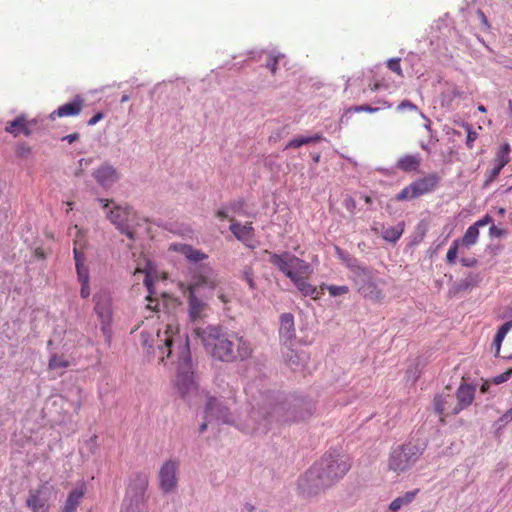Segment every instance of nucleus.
Masks as SVG:
<instances>
[{
  "mask_svg": "<svg viewBox=\"0 0 512 512\" xmlns=\"http://www.w3.org/2000/svg\"><path fill=\"white\" fill-rule=\"evenodd\" d=\"M140 341L147 360L158 356L159 363L165 364V359H171L177 364L176 386L178 392L187 401H190L198 388L193 379L192 360L187 335L180 334L173 324H167L163 331L156 334L147 331L140 333Z\"/></svg>",
  "mask_w": 512,
  "mask_h": 512,
  "instance_id": "1",
  "label": "nucleus"
},
{
  "mask_svg": "<svg viewBox=\"0 0 512 512\" xmlns=\"http://www.w3.org/2000/svg\"><path fill=\"white\" fill-rule=\"evenodd\" d=\"M169 250L180 253L191 263V280L187 291L188 317L196 327L206 316L209 294L218 286L217 273L209 263L204 262L208 255L191 245L172 243Z\"/></svg>",
  "mask_w": 512,
  "mask_h": 512,
  "instance_id": "2",
  "label": "nucleus"
},
{
  "mask_svg": "<svg viewBox=\"0 0 512 512\" xmlns=\"http://www.w3.org/2000/svg\"><path fill=\"white\" fill-rule=\"evenodd\" d=\"M259 423L268 421V430L273 422L293 423L308 419L315 411L314 402L307 397L285 396L279 392L260 394Z\"/></svg>",
  "mask_w": 512,
  "mask_h": 512,
  "instance_id": "3",
  "label": "nucleus"
},
{
  "mask_svg": "<svg viewBox=\"0 0 512 512\" xmlns=\"http://www.w3.org/2000/svg\"><path fill=\"white\" fill-rule=\"evenodd\" d=\"M204 348L213 358L222 362L244 361L252 356L251 343L235 332H225L219 326L193 327Z\"/></svg>",
  "mask_w": 512,
  "mask_h": 512,
  "instance_id": "4",
  "label": "nucleus"
},
{
  "mask_svg": "<svg viewBox=\"0 0 512 512\" xmlns=\"http://www.w3.org/2000/svg\"><path fill=\"white\" fill-rule=\"evenodd\" d=\"M235 404L234 397H209L205 406V419L209 422L235 425L240 430L252 434H264L268 431V421L259 423L261 405L258 400L252 405L251 412L245 420L235 418L231 412Z\"/></svg>",
  "mask_w": 512,
  "mask_h": 512,
  "instance_id": "5",
  "label": "nucleus"
},
{
  "mask_svg": "<svg viewBox=\"0 0 512 512\" xmlns=\"http://www.w3.org/2000/svg\"><path fill=\"white\" fill-rule=\"evenodd\" d=\"M347 268L350 272L349 277L358 293L373 301L382 297L374 270L363 265L356 258H347Z\"/></svg>",
  "mask_w": 512,
  "mask_h": 512,
  "instance_id": "6",
  "label": "nucleus"
},
{
  "mask_svg": "<svg viewBox=\"0 0 512 512\" xmlns=\"http://www.w3.org/2000/svg\"><path fill=\"white\" fill-rule=\"evenodd\" d=\"M426 449L423 441H409L394 447L388 458L390 470L400 474L411 469Z\"/></svg>",
  "mask_w": 512,
  "mask_h": 512,
  "instance_id": "7",
  "label": "nucleus"
},
{
  "mask_svg": "<svg viewBox=\"0 0 512 512\" xmlns=\"http://www.w3.org/2000/svg\"><path fill=\"white\" fill-rule=\"evenodd\" d=\"M148 486L149 477L145 472L133 473L129 477L121 512H142L147 501Z\"/></svg>",
  "mask_w": 512,
  "mask_h": 512,
  "instance_id": "8",
  "label": "nucleus"
},
{
  "mask_svg": "<svg viewBox=\"0 0 512 512\" xmlns=\"http://www.w3.org/2000/svg\"><path fill=\"white\" fill-rule=\"evenodd\" d=\"M336 482H338L337 478L333 477V474L329 473V470L321 466L313 465L299 479L298 488L301 494L306 497H311L318 495Z\"/></svg>",
  "mask_w": 512,
  "mask_h": 512,
  "instance_id": "9",
  "label": "nucleus"
},
{
  "mask_svg": "<svg viewBox=\"0 0 512 512\" xmlns=\"http://www.w3.org/2000/svg\"><path fill=\"white\" fill-rule=\"evenodd\" d=\"M440 176L437 173H430L422 178H418L409 185L405 186L396 196V201H406L419 198L432 193L440 183Z\"/></svg>",
  "mask_w": 512,
  "mask_h": 512,
  "instance_id": "10",
  "label": "nucleus"
},
{
  "mask_svg": "<svg viewBox=\"0 0 512 512\" xmlns=\"http://www.w3.org/2000/svg\"><path fill=\"white\" fill-rule=\"evenodd\" d=\"M270 263L276 266L290 280H293L299 273H302L308 265L306 262L288 252L283 254H272Z\"/></svg>",
  "mask_w": 512,
  "mask_h": 512,
  "instance_id": "11",
  "label": "nucleus"
},
{
  "mask_svg": "<svg viewBox=\"0 0 512 512\" xmlns=\"http://www.w3.org/2000/svg\"><path fill=\"white\" fill-rule=\"evenodd\" d=\"M314 465L329 470V473L333 474V477H336L338 481L346 475L351 467L348 457L336 451L326 454Z\"/></svg>",
  "mask_w": 512,
  "mask_h": 512,
  "instance_id": "12",
  "label": "nucleus"
},
{
  "mask_svg": "<svg viewBox=\"0 0 512 512\" xmlns=\"http://www.w3.org/2000/svg\"><path fill=\"white\" fill-rule=\"evenodd\" d=\"M103 205L107 219L112 224H125L135 219V212L127 205L116 204L113 200L99 199Z\"/></svg>",
  "mask_w": 512,
  "mask_h": 512,
  "instance_id": "13",
  "label": "nucleus"
},
{
  "mask_svg": "<svg viewBox=\"0 0 512 512\" xmlns=\"http://www.w3.org/2000/svg\"><path fill=\"white\" fill-rule=\"evenodd\" d=\"M95 313L101 322L103 334L110 337V322L112 318L111 299L107 292H99L94 295Z\"/></svg>",
  "mask_w": 512,
  "mask_h": 512,
  "instance_id": "14",
  "label": "nucleus"
},
{
  "mask_svg": "<svg viewBox=\"0 0 512 512\" xmlns=\"http://www.w3.org/2000/svg\"><path fill=\"white\" fill-rule=\"evenodd\" d=\"M178 463L174 460L165 461L158 474L159 488L164 494L174 492L178 485Z\"/></svg>",
  "mask_w": 512,
  "mask_h": 512,
  "instance_id": "15",
  "label": "nucleus"
},
{
  "mask_svg": "<svg viewBox=\"0 0 512 512\" xmlns=\"http://www.w3.org/2000/svg\"><path fill=\"white\" fill-rule=\"evenodd\" d=\"M50 488L47 483L43 484L39 489L30 490L29 496L26 500V505L32 511L48 510Z\"/></svg>",
  "mask_w": 512,
  "mask_h": 512,
  "instance_id": "16",
  "label": "nucleus"
},
{
  "mask_svg": "<svg viewBox=\"0 0 512 512\" xmlns=\"http://www.w3.org/2000/svg\"><path fill=\"white\" fill-rule=\"evenodd\" d=\"M296 336L294 325V315L292 313H283L280 316L279 337L280 341L286 345H292Z\"/></svg>",
  "mask_w": 512,
  "mask_h": 512,
  "instance_id": "17",
  "label": "nucleus"
},
{
  "mask_svg": "<svg viewBox=\"0 0 512 512\" xmlns=\"http://www.w3.org/2000/svg\"><path fill=\"white\" fill-rule=\"evenodd\" d=\"M86 490V484L83 481H78L75 487L69 492L60 512H75L84 498Z\"/></svg>",
  "mask_w": 512,
  "mask_h": 512,
  "instance_id": "18",
  "label": "nucleus"
},
{
  "mask_svg": "<svg viewBox=\"0 0 512 512\" xmlns=\"http://www.w3.org/2000/svg\"><path fill=\"white\" fill-rule=\"evenodd\" d=\"M93 177L100 186L109 188L118 181L119 174L113 166L105 163L94 170Z\"/></svg>",
  "mask_w": 512,
  "mask_h": 512,
  "instance_id": "19",
  "label": "nucleus"
},
{
  "mask_svg": "<svg viewBox=\"0 0 512 512\" xmlns=\"http://www.w3.org/2000/svg\"><path fill=\"white\" fill-rule=\"evenodd\" d=\"M84 107V100L80 96H76L73 101L59 106L50 114V119L55 120L56 117H73L80 114Z\"/></svg>",
  "mask_w": 512,
  "mask_h": 512,
  "instance_id": "20",
  "label": "nucleus"
},
{
  "mask_svg": "<svg viewBox=\"0 0 512 512\" xmlns=\"http://www.w3.org/2000/svg\"><path fill=\"white\" fill-rule=\"evenodd\" d=\"M475 396V388L469 384H461L457 390V406L453 409V414H458L461 410L472 404Z\"/></svg>",
  "mask_w": 512,
  "mask_h": 512,
  "instance_id": "21",
  "label": "nucleus"
},
{
  "mask_svg": "<svg viewBox=\"0 0 512 512\" xmlns=\"http://www.w3.org/2000/svg\"><path fill=\"white\" fill-rule=\"evenodd\" d=\"M422 159L416 154L401 156L396 162V168L405 173L417 172L421 166Z\"/></svg>",
  "mask_w": 512,
  "mask_h": 512,
  "instance_id": "22",
  "label": "nucleus"
},
{
  "mask_svg": "<svg viewBox=\"0 0 512 512\" xmlns=\"http://www.w3.org/2000/svg\"><path fill=\"white\" fill-rule=\"evenodd\" d=\"M5 131L12 134L14 137H17L20 134H24L25 136H29L31 134L29 122L26 120L24 115H20L13 121L8 122L5 127Z\"/></svg>",
  "mask_w": 512,
  "mask_h": 512,
  "instance_id": "23",
  "label": "nucleus"
},
{
  "mask_svg": "<svg viewBox=\"0 0 512 512\" xmlns=\"http://www.w3.org/2000/svg\"><path fill=\"white\" fill-rule=\"evenodd\" d=\"M233 235L248 247H254L253 226H229Z\"/></svg>",
  "mask_w": 512,
  "mask_h": 512,
  "instance_id": "24",
  "label": "nucleus"
},
{
  "mask_svg": "<svg viewBox=\"0 0 512 512\" xmlns=\"http://www.w3.org/2000/svg\"><path fill=\"white\" fill-rule=\"evenodd\" d=\"M419 489H415L412 491H407L403 495L395 498L390 504H389V512H398L401 508L409 505L412 503L418 494Z\"/></svg>",
  "mask_w": 512,
  "mask_h": 512,
  "instance_id": "25",
  "label": "nucleus"
},
{
  "mask_svg": "<svg viewBox=\"0 0 512 512\" xmlns=\"http://www.w3.org/2000/svg\"><path fill=\"white\" fill-rule=\"evenodd\" d=\"M376 233H381L384 240L395 243L403 234V226H380L374 227Z\"/></svg>",
  "mask_w": 512,
  "mask_h": 512,
  "instance_id": "26",
  "label": "nucleus"
},
{
  "mask_svg": "<svg viewBox=\"0 0 512 512\" xmlns=\"http://www.w3.org/2000/svg\"><path fill=\"white\" fill-rule=\"evenodd\" d=\"M511 329H512V320L505 322L498 329V331L494 337L493 343H492V347L495 349V356L499 355V352L501 349V344H502L505 336Z\"/></svg>",
  "mask_w": 512,
  "mask_h": 512,
  "instance_id": "27",
  "label": "nucleus"
},
{
  "mask_svg": "<svg viewBox=\"0 0 512 512\" xmlns=\"http://www.w3.org/2000/svg\"><path fill=\"white\" fill-rule=\"evenodd\" d=\"M482 277L479 273L470 272L465 278L457 283V291H464L479 285Z\"/></svg>",
  "mask_w": 512,
  "mask_h": 512,
  "instance_id": "28",
  "label": "nucleus"
},
{
  "mask_svg": "<svg viewBox=\"0 0 512 512\" xmlns=\"http://www.w3.org/2000/svg\"><path fill=\"white\" fill-rule=\"evenodd\" d=\"M323 139V136L320 135V134H315L314 136H302V137H297V138H294L292 140H290L285 149H295V148H299L303 145H307V144H311V143H317L319 141H321Z\"/></svg>",
  "mask_w": 512,
  "mask_h": 512,
  "instance_id": "29",
  "label": "nucleus"
},
{
  "mask_svg": "<svg viewBox=\"0 0 512 512\" xmlns=\"http://www.w3.org/2000/svg\"><path fill=\"white\" fill-rule=\"evenodd\" d=\"M511 148L509 143H503L497 150L494 162L500 167H505L510 161Z\"/></svg>",
  "mask_w": 512,
  "mask_h": 512,
  "instance_id": "30",
  "label": "nucleus"
},
{
  "mask_svg": "<svg viewBox=\"0 0 512 512\" xmlns=\"http://www.w3.org/2000/svg\"><path fill=\"white\" fill-rule=\"evenodd\" d=\"M291 281L304 296L313 297V295L316 293V288L308 283L305 278L301 277L299 274Z\"/></svg>",
  "mask_w": 512,
  "mask_h": 512,
  "instance_id": "31",
  "label": "nucleus"
},
{
  "mask_svg": "<svg viewBox=\"0 0 512 512\" xmlns=\"http://www.w3.org/2000/svg\"><path fill=\"white\" fill-rule=\"evenodd\" d=\"M479 235L478 226H469L461 239L462 245L469 247L476 243Z\"/></svg>",
  "mask_w": 512,
  "mask_h": 512,
  "instance_id": "32",
  "label": "nucleus"
},
{
  "mask_svg": "<svg viewBox=\"0 0 512 512\" xmlns=\"http://www.w3.org/2000/svg\"><path fill=\"white\" fill-rule=\"evenodd\" d=\"M69 363L68 361L63 358L62 356H58V355H53L50 360H49V368L51 370H55V369H58V368H66L68 367Z\"/></svg>",
  "mask_w": 512,
  "mask_h": 512,
  "instance_id": "33",
  "label": "nucleus"
},
{
  "mask_svg": "<svg viewBox=\"0 0 512 512\" xmlns=\"http://www.w3.org/2000/svg\"><path fill=\"white\" fill-rule=\"evenodd\" d=\"M502 169L503 167H500L499 165L495 164V166L490 171L487 172L483 186H489L499 176Z\"/></svg>",
  "mask_w": 512,
  "mask_h": 512,
  "instance_id": "34",
  "label": "nucleus"
},
{
  "mask_svg": "<svg viewBox=\"0 0 512 512\" xmlns=\"http://www.w3.org/2000/svg\"><path fill=\"white\" fill-rule=\"evenodd\" d=\"M445 403H446V397H444L443 395H440V394L436 395L433 399L434 411L437 414H443L444 408H445Z\"/></svg>",
  "mask_w": 512,
  "mask_h": 512,
  "instance_id": "35",
  "label": "nucleus"
},
{
  "mask_svg": "<svg viewBox=\"0 0 512 512\" xmlns=\"http://www.w3.org/2000/svg\"><path fill=\"white\" fill-rule=\"evenodd\" d=\"M327 290L331 296L336 297V296H340L343 294H347L349 292V287L346 285H342V286L329 285V286H327Z\"/></svg>",
  "mask_w": 512,
  "mask_h": 512,
  "instance_id": "36",
  "label": "nucleus"
},
{
  "mask_svg": "<svg viewBox=\"0 0 512 512\" xmlns=\"http://www.w3.org/2000/svg\"><path fill=\"white\" fill-rule=\"evenodd\" d=\"M15 154L19 158L26 159L32 154V150L27 144L21 143L17 145Z\"/></svg>",
  "mask_w": 512,
  "mask_h": 512,
  "instance_id": "37",
  "label": "nucleus"
},
{
  "mask_svg": "<svg viewBox=\"0 0 512 512\" xmlns=\"http://www.w3.org/2000/svg\"><path fill=\"white\" fill-rule=\"evenodd\" d=\"M242 277L247 282V284L251 290L256 289V283L254 281L253 272L250 267L244 268V270L242 271Z\"/></svg>",
  "mask_w": 512,
  "mask_h": 512,
  "instance_id": "38",
  "label": "nucleus"
},
{
  "mask_svg": "<svg viewBox=\"0 0 512 512\" xmlns=\"http://www.w3.org/2000/svg\"><path fill=\"white\" fill-rule=\"evenodd\" d=\"M387 67L396 73L398 76L403 77V71L400 65V58H392L388 60Z\"/></svg>",
  "mask_w": 512,
  "mask_h": 512,
  "instance_id": "39",
  "label": "nucleus"
},
{
  "mask_svg": "<svg viewBox=\"0 0 512 512\" xmlns=\"http://www.w3.org/2000/svg\"><path fill=\"white\" fill-rule=\"evenodd\" d=\"M465 130L467 131V139H466V145L468 148L473 147L474 141L477 139V133L472 130V126L468 123L463 125Z\"/></svg>",
  "mask_w": 512,
  "mask_h": 512,
  "instance_id": "40",
  "label": "nucleus"
},
{
  "mask_svg": "<svg viewBox=\"0 0 512 512\" xmlns=\"http://www.w3.org/2000/svg\"><path fill=\"white\" fill-rule=\"evenodd\" d=\"M146 275L147 276L145 277L144 284L146 285L149 294H152L153 293L152 292V280L150 279L149 274H146ZM148 300H149V303H148L147 307L150 308V309L158 311L159 310V303L157 302L155 304V306H152L151 303L153 302V300L151 298V295H149Z\"/></svg>",
  "mask_w": 512,
  "mask_h": 512,
  "instance_id": "41",
  "label": "nucleus"
},
{
  "mask_svg": "<svg viewBox=\"0 0 512 512\" xmlns=\"http://www.w3.org/2000/svg\"><path fill=\"white\" fill-rule=\"evenodd\" d=\"M76 270L80 283L89 282V272L84 264L76 266Z\"/></svg>",
  "mask_w": 512,
  "mask_h": 512,
  "instance_id": "42",
  "label": "nucleus"
},
{
  "mask_svg": "<svg viewBox=\"0 0 512 512\" xmlns=\"http://www.w3.org/2000/svg\"><path fill=\"white\" fill-rule=\"evenodd\" d=\"M512 421V407L506 411L496 422V425H498V429H501L506 424Z\"/></svg>",
  "mask_w": 512,
  "mask_h": 512,
  "instance_id": "43",
  "label": "nucleus"
},
{
  "mask_svg": "<svg viewBox=\"0 0 512 512\" xmlns=\"http://www.w3.org/2000/svg\"><path fill=\"white\" fill-rule=\"evenodd\" d=\"M457 246H458V241L456 240L453 242V244L448 249L447 254H446V259H447L448 263H454V261L456 260L457 249H458Z\"/></svg>",
  "mask_w": 512,
  "mask_h": 512,
  "instance_id": "44",
  "label": "nucleus"
},
{
  "mask_svg": "<svg viewBox=\"0 0 512 512\" xmlns=\"http://www.w3.org/2000/svg\"><path fill=\"white\" fill-rule=\"evenodd\" d=\"M234 209V206H231L229 208H223L217 211V216L220 221L228 220L230 222H233V217L230 216V212Z\"/></svg>",
  "mask_w": 512,
  "mask_h": 512,
  "instance_id": "45",
  "label": "nucleus"
},
{
  "mask_svg": "<svg viewBox=\"0 0 512 512\" xmlns=\"http://www.w3.org/2000/svg\"><path fill=\"white\" fill-rule=\"evenodd\" d=\"M511 376H512V368H509L507 371L495 376L493 378V382L496 385H499V384H502V383L508 381Z\"/></svg>",
  "mask_w": 512,
  "mask_h": 512,
  "instance_id": "46",
  "label": "nucleus"
},
{
  "mask_svg": "<svg viewBox=\"0 0 512 512\" xmlns=\"http://www.w3.org/2000/svg\"><path fill=\"white\" fill-rule=\"evenodd\" d=\"M379 110V107H372L370 105H360L355 106L353 108H350L348 111H354V112H368V113H374Z\"/></svg>",
  "mask_w": 512,
  "mask_h": 512,
  "instance_id": "47",
  "label": "nucleus"
},
{
  "mask_svg": "<svg viewBox=\"0 0 512 512\" xmlns=\"http://www.w3.org/2000/svg\"><path fill=\"white\" fill-rule=\"evenodd\" d=\"M286 361L293 369H295L299 365V356L293 350H290L287 354Z\"/></svg>",
  "mask_w": 512,
  "mask_h": 512,
  "instance_id": "48",
  "label": "nucleus"
},
{
  "mask_svg": "<svg viewBox=\"0 0 512 512\" xmlns=\"http://www.w3.org/2000/svg\"><path fill=\"white\" fill-rule=\"evenodd\" d=\"M388 87L389 85L384 81V79H376L373 83L369 84V88L371 91L387 89Z\"/></svg>",
  "mask_w": 512,
  "mask_h": 512,
  "instance_id": "49",
  "label": "nucleus"
},
{
  "mask_svg": "<svg viewBox=\"0 0 512 512\" xmlns=\"http://www.w3.org/2000/svg\"><path fill=\"white\" fill-rule=\"evenodd\" d=\"M405 109H408L410 111H415L417 112L418 111V107L413 104L412 102H410L409 100H403L398 106H397V110L398 111H403Z\"/></svg>",
  "mask_w": 512,
  "mask_h": 512,
  "instance_id": "50",
  "label": "nucleus"
},
{
  "mask_svg": "<svg viewBox=\"0 0 512 512\" xmlns=\"http://www.w3.org/2000/svg\"><path fill=\"white\" fill-rule=\"evenodd\" d=\"M460 262L465 267H475L478 264V260L474 257H462Z\"/></svg>",
  "mask_w": 512,
  "mask_h": 512,
  "instance_id": "51",
  "label": "nucleus"
},
{
  "mask_svg": "<svg viewBox=\"0 0 512 512\" xmlns=\"http://www.w3.org/2000/svg\"><path fill=\"white\" fill-rule=\"evenodd\" d=\"M278 61H279V56H272L266 64L267 68L270 69L272 74L276 73Z\"/></svg>",
  "mask_w": 512,
  "mask_h": 512,
  "instance_id": "52",
  "label": "nucleus"
},
{
  "mask_svg": "<svg viewBox=\"0 0 512 512\" xmlns=\"http://www.w3.org/2000/svg\"><path fill=\"white\" fill-rule=\"evenodd\" d=\"M80 295H81V297H82V298H87V297H89V295H90V286H89V282L81 283Z\"/></svg>",
  "mask_w": 512,
  "mask_h": 512,
  "instance_id": "53",
  "label": "nucleus"
},
{
  "mask_svg": "<svg viewBox=\"0 0 512 512\" xmlns=\"http://www.w3.org/2000/svg\"><path fill=\"white\" fill-rule=\"evenodd\" d=\"M503 233H504V230L501 229L499 226H490V229H489L490 236L499 237V236L503 235Z\"/></svg>",
  "mask_w": 512,
  "mask_h": 512,
  "instance_id": "54",
  "label": "nucleus"
},
{
  "mask_svg": "<svg viewBox=\"0 0 512 512\" xmlns=\"http://www.w3.org/2000/svg\"><path fill=\"white\" fill-rule=\"evenodd\" d=\"M74 259L76 266L83 265L84 255L76 247H74Z\"/></svg>",
  "mask_w": 512,
  "mask_h": 512,
  "instance_id": "55",
  "label": "nucleus"
},
{
  "mask_svg": "<svg viewBox=\"0 0 512 512\" xmlns=\"http://www.w3.org/2000/svg\"><path fill=\"white\" fill-rule=\"evenodd\" d=\"M104 117V114L102 112L96 113L92 118L88 120V125L93 126L96 123H98L100 120H102Z\"/></svg>",
  "mask_w": 512,
  "mask_h": 512,
  "instance_id": "56",
  "label": "nucleus"
},
{
  "mask_svg": "<svg viewBox=\"0 0 512 512\" xmlns=\"http://www.w3.org/2000/svg\"><path fill=\"white\" fill-rule=\"evenodd\" d=\"M118 227H119V229H120L121 233L126 234V235H127L128 237H130V238H132V237H133V233H134V231H133V229H132V228H133L134 226H128V225H125V226H118Z\"/></svg>",
  "mask_w": 512,
  "mask_h": 512,
  "instance_id": "57",
  "label": "nucleus"
},
{
  "mask_svg": "<svg viewBox=\"0 0 512 512\" xmlns=\"http://www.w3.org/2000/svg\"><path fill=\"white\" fill-rule=\"evenodd\" d=\"M336 252H337L338 256L340 257V259L345 263L346 266H347V258H353L351 255L344 252L343 250H341L338 247H336Z\"/></svg>",
  "mask_w": 512,
  "mask_h": 512,
  "instance_id": "58",
  "label": "nucleus"
},
{
  "mask_svg": "<svg viewBox=\"0 0 512 512\" xmlns=\"http://www.w3.org/2000/svg\"><path fill=\"white\" fill-rule=\"evenodd\" d=\"M79 139L78 133H72L62 138L63 141H67L68 143H73Z\"/></svg>",
  "mask_w": 512,
  "mask_h": 512,
  "instance_id": "59",
  "label": "nucleus"
},
{
  "mask_svg": "<svg viewBox=\"0 0 512 512\" xmlns=\"http://www.w3.org/2000/svg\"><path fill=\"white\" fill-rule=\"evenodd\" d=\"M212 422H209L205 419V422H203L199 427V432L204 433L207 430L208 424H211Z\"/></svg>",
  "mask_w": 512,
  "mask_h": 512,
  "instance_id": "60",
  "label": "nucleus"
},
{
  "mask_svg": "<svg viewBox=\"0 0 512 512\" xmlns=\"http://www.w3.org/2000/svg\"><path fill=\"white\" fill-rule=\"evenodd\" d=\"M490 221H491V218L489 216H486L483 219L476 221L474 224H479V225L489 224Z\"/></svg>",
  "mask_w": 512,
  "mask_h": 512,
  "instance_id": "61",
  "label": "nucleus"
},
{
  "mask_svg": "<svg viewBox=\"0 0 512 512\" xmlns=\"http://www.w3.org/2000/svg\"><path fill=\"white\" fill-rule=\"evenodd\" d=\"M244 510H246L248 512H253L255 510V506L251 503H245Z\"/></svg>",
  "mask_w": 512,
  "mask_h": 512,
  "instance_id": "62",
  "label": "nucleus"
},
{
  "mask_svg": "<svg viewBox=\"0 0 512 512\" xmlns=\"http://www.w3.org/2000/svg\"><path fill=\"white\" fill-rule=\"evenodd\" d=\"M478 13H479V15H480V17H481V21H482L485 25H487V24H488V22H487V19H486V16L484 15V13H483V12H481V11H479Z\"/></svg>",
  "mask_w": 512,
  "mask_h": 512,
  "instance_id": "63",
  "label": "nucleus"
},
{
  "mask_svg": "<svg viewBox=\"0 0 512 512\" xmlns=\"http://www.w3.org/2000/svg\"><path fill=\"white\" fill-rule=\"evenodd\" d=\"M362 199H363V200L365 201V203H367V204H371V203H372V199H371V197H370V196H368V195H364V196H362Z\"/></svg>",
  "mask_w": 512,
  "mask_h": 512,
  "instance_id": "64",
  "label": "nucleus"
}]
</instances>
